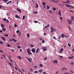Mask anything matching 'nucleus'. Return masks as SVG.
Returning <instances> with one entry per match:
<instances>
[{"label":"nucleus","mask_w":74,"mask_h":74,"mask_svg":"<svg viewBox=\"0 0 74 74\" xmlns=\"http://www.w3.org/2000/svg\"><path fill=\"white\" fill-rule=\"evenodd\" d=\"M0 52H3V51H2V50H0Z\"/></svg>","instance_id":"680f3d73"},{"label":"nucleus","mask_w":74,"mask_h":74,"mask_svg":"<svg viewBox=\"0 0 74 74\" xmlns=\"http://www.w3.org/2000/svg\"><path fill=\"white\" fill-rule=\"evenodd\" d=\"M71 65H73V64H74V63L71 62Z\"/></svg>","instance_id":"5fc2aeb1"},{"label":"nucleus","mask_w":74,"mask_h":74,"mask_svg":"<svg viewBox=\"0 0 74 74\" xmlns=\"http://www.w3.org/2000/svg\"><path fill=\"white\" fill-rule=\"evenodd\" d=\"M61 38V37L60 36H58V39H60Z\"/></svg>","instance_id":"13d9d810"},{"label":"nucleus","mask_w":74,"mask_h":74,"mask_svg":"<svg viewBox=\"0 0 74 74\" xmlns=\"http://www.w3.org/2000/svg\"><path fill=\"white\" fill-rule=\"evenodd\" d=\"M17 11H18V12H20V13H21V10H20V9H19L18 8H17Z\"/></svg>","instance_id":"f8f14e48"},{"label":"nucleus","mask_w":74,"mask_h":74,"mask_svg":"<svg viewBox=\"0 0 74 74\" xmlns=\"http://www.w3.org/2000/svg\"><path fill=\"white\" fill-rule=\"evenodd\" d=\"M1 38V39L3 40V41H5V38L4 37H2Z\"/></svg>","instance_id":"6e6552de"},{"label":"nucleus","mask_w":74,"mask_h":74,"mask_svg":"<svg viewBox=\"0 0 74 74\" xmlns=\"http://www.w3.org/2000/svg\"><path fill=\"white\" fill-rule=\"evenodd\" d=\"M71 20L72 21H73V19H74V17L73 16H72L71 17Z\"/></svg>","instance_id":"b1692460"},{"label":"nucleus","mask_w":74,"mask_h":74,"mask_svg":"<svg viewBox=\"0 0 74 74\" xmlns=\"http://www.w3.org/2000/svg\"><path fill=\"white\" fill-rule=\"evenodd\" d=\"M47 47H42L41 49H45V48H46Z\"/></svg>","instance_id":"dca6fc26"},{"label":"nucleus","mask_w":74,"mask_h":74,"mask_svg":"<svg viewBox=\"0 0 74 74\" xmlns=\"http://www.w3.org/2000/svg\"><path fill=\"white\" fill-rule=\"evenodd\" d=\"M4 43L3 42L1 41H0V44H3Z\"/></svg>","instance_id":"c756f323"},{"label":"nucleus","mask_w":74,"mask_h":74,"mask_svg":"<svg viewBox=\"0 0 74 74\" xmlns=\"http://www.w3.org/2000/svg\"><path fill=\"white\" fill-rule=\"evenodd\" d=\"M1 27H4V25L3 24H1Z\"/></svg>","instance_id":"6ab92c4d"},{"label":"nucleus","mask_w":74,"mask_h":74,"mask_svg":"<svg viewBox=\"0 0 74 74\" xmlns=\"http://www.w3.org/2000/svg\"><path fill=\"white\" fill-rule=\"evenodd\" d=\"M53 11H55L56 10V8H53Z\"/></svg>","instance_id":"e433bc0d"},{"label":"nucleus","mask_w":74,"mask_h":74,"mask_svg":"<svg viewBox=\"0 0 74 74\" xmlns=\"http://www.w3.org/2000/svg\"><path fill=\"white\" fill-rule=\"evenodd\" d=\"M30 70L31 71H32V72H33V69H31Z\"/></svg>","instance_id":"4d7b16f0"},{"label":"nucleus","mask_w":74,"mask_h":74,"mask_svg":"<svg viewBox=\"0 0 74 74\" xmlns=\"http://www.w3.org/2000/svg\"><path fill=\"white\" fill-rule=\"evenodd\" d=\"M71 73H74V72L73 71H71Z\"/></svg>","instance_id":"338daca9"},{"label":"nucleus","mask_w":74,"mask_h":74,"mask_svg":"<svg viewBox=\"0 0 74 74\" xmlns=\"http://www.w3.org/2000/svg\"><path fill=\"white\" fill-rule=\"evenodd\" d=\"M66 3H68V4H69V3H70V1L68 0H67V1L66 2Z\"/></svg>","instance_id":"a878e982"},{"label":"nucleus","mask_w":74,"mask_h":74,"mask_svg":"<svg viewBox=\"0 0 74 74\" xmlns=\"http://www.w3.org/2000/svg\"><path fill=\"white\" fill-rule=\"evenodd\" d=\"M44 42H45V41L44 40H42V43H44Z\"/></svg>","instance_id":"3c124183"},{"label":"nucleus","mask_w":74,"mask_h":74,"mask_svg":"<svg viewBox=\"0 0 74 74\" xmlns=\"http://www.w3.org/2000/svg\"><path fill=\"white\" fill-rule=\"evenodd\" d=\"M21 70H22V71H23V72H24V71H25V70H24L23 69H21Z\"/></svg>","instance_id":"bf43d9fd"},{"label":"nucleus","mask_w":74,"mask_h":74,"mask_svg":"<svg viewBox=\"0 0 74 74\" xmlns=\"http://www.w3.org/2000/svg\"><path fill=\"white\" fill-rule=\"evenodd\" d=\"M29 36H30V35H29V34H27V37L28 38H29Z\"/></svg>","instance_id":"cd10ccee"},{"label":"nucleus","mask_w":74,"mask_h":74,"mask_svg":"<svg viewBox=\"0 0 74 74\" xmlns=\"http://www.w3.org/2000/svg\"><path fill=\"white\" fill-rule=\"evenodd\" d=\"M14 26L15 27H17V25H16V24H14Z\"/></svg>","instance_id":"864d4df0"},{"label":"nucleus","mask_w":74,"mask_h":74,"mask_svg":"<svg viewBox=\"0 0 74 74\" xmlns=\"http://www.w3.org/2000/svg\"><path fill=\"white\" fill-rule=\"evenodd\" d=\"M7 45L8 47H10V46H11V45H9V44H7Z\"/></svg>","instance_id":"ea45409f"},{"label":"nucleus","mask_w":74,"mask_h":74,"mask_svg":"<svg viewBox=\"0 0 74 74\" xmlns=\"http://www.w3.org/2000/svg\"><path fill=\"white\" fill-rule=\"evenodd\" d=\"M39 49L38 48L37 49L36 52V53H37V52H38V50H39Z\"/></svg>","instance_id":"4be33fe9"},{"label":"nucleus","mask_w":74,"mask_h":74,"mask_svg":"<svg viewBox=\"0 0 74 74\" xmlns=\"http://www.w3.org/2000/svg\"><path fill=\"white\" fill-rule=\"evenodd\" d=\"M15 18H19V19H20V17H19V16L18 15H16Z\"/></svg>","instance_id":"4468645a"},{"label":"nucleus","mask_w":74,"mask_h":74,"mask_svg":"<svg viewBox=\"0 0 74 74\" xmlns=\"http://www.w3.org/2000/svg\"><path fill=\"white\" fill-rule=\"evenodd\" d=\"M2 1H4L5 3H7V1H8V0H2Z\"/></svg>","instance_id":"a211bd4d"},{"label":"nucleus","mask_w":74,"mask_h":74,"mask_svg":"<svg viewBox=\"0 0 74 74\" xmlns=\"http://www.w3.org/2000/svg\"><path fill=\"white\" fill-rule=\"evenodd\" d=\"M38 73V71H36L34 72V73Z\"/></svg>","instance_id":"2f4dec72"},{"label":"nucleus","mask_w":74,"mask_h":74,"mask_svg":"<svg viewBox=\"0 0 74 74\" xmlns=\"http://www.w3.org/2000/svg\"><path fill=\"white\" fill-rule=\"evenodd\" d=\"M37 13H38V12H34V14H37Z\"/></svg>","instance_id":"58836bf2"},{"label":"nucleus","mask_w":74,"mask_h":74,"mask_svg":"<svg viewBox=\"0 0 74 74\" xmlns=\"http://www.w3.org/2000/svg\"><path fill=\"white\" fill-rule=\"evenodd\" d=\"M3 20L4 21V22H5V21H6L7 20V19L5 18H4L3 19Z\"/></svg>","instance_id":"bb28decb"},{"label":"nucleus","mask_w":74,"mask_h":74,"mask_svg":"<svg viewBox=\"0 0 74 74\" xmlns=\"http://www.w3.org/2000/svg\"><path fill=\"white\" fill-rule=\"evenodd\" d=\"M65 5L66 7H72V8H74V6H70L68 4H66Z\"/></svg>","instance_id":"7ed1b4c3"},{"label":"nucleus","mask_w":74,"mask_h":74,"mask_svg":"<svg viewBox=\"0 0 74 74\" xmlns=\"http://www.w3.org/2000/svg\"><path fill=\"white\" fill-rule=\"evenodd\" d=\"M20 32V31H19V30H18L16 31V33H19V32Z\"/></svg>","instance_id":"37998d69"},{"label":"nucleus","mask_w":74,"mask_h":74,"mask_svg":"<svg viewBox=\"0 0 74 74\" xmlns=\"http://www.w3.org/2000/svg\"><path fill=\"white\" fill-rule=\"evenodd\" d=\"M61 11L59 10L58 14L60 16H62V14H61Z\"/></svg>","instance_id":"0eeeda50"},{"label":"nucleus","mask_w":74,"mask_h":74,"mask_svg":"<svg viewBox=\"0 0 74 74\" xmlns=\"http://www.w3.org/2000/svg\"><path fill=\"white\" fill-rule=\"evenodd\" d=\"M62 51H63V49L62 48L60 49V52H62Z\"/></svg>","instance_id":"5701e85b"},{"label":"nucleus","mask_w":74,"mask_h":74,"mask_svg":"<svg viewBox=\"0 0 74 74\" xmlns=\"http://www.w3.org/2000/svg\"><path fill=\"white\" fill-rule=\"evenodd\" d=\"M49 13H50V14H52V11H51V10H50L49 11Z\"/></svg>","instance_id":"72a5a7b5"},{"label":"nucleus","mask_w":74,"mask_h":74,"mask_svg":"<svg viewBox=\"0 0 74 74\" xmlns=\"http://www.w3.org/2000/svg\"><path fill=\"white\" fill-rule=\"evenodd\" d=\"M60 21H62V19H63V18H62V17H60Z\"/></svg>","instance_id":"09e8293b"},{"label":"nucleus","mask_w":74,"mask_h":74,"mask_svg":"<svg viewBox=\"0 0 74 74\" xmlns=\"http://www.w3.org/2000/svg\"><path fill=\"white\" fill-rule=\"evenodd\" d=\"M44 59L45 60H47V57L45 58Z\"/></svg>","instance_id":"8fccbe9b"},{"label":"nucleus","mask_w":74,"mask_h":74,"mask_svg":"<svg viewBox=\"0 0 74 74\" xmlns=\"http://www.w3.org/2000/svg\"><path fill=\"white\" fill-rule=\"evenodd\" d=\"M2 30H3V31H5V29L4 28H2Z\"/></svg>","instance_id":"79ce46f5"},{"label":"nucleus","mask_w":74,"mask_h":74,"mask_svg":"<svg viewBox=\"0 0 74 74\" xmlns=\"http://www.w3.org/2000/svg\"><path fill=\"white\" fill-rule=\"evenodd\" d=\"M11 51H12V52H14V49H11Z\"/></svg>","instance_id":"c03bdc74"},{"label":"nucleus","mask_w":74,"mask_h":74,"mask_svg":"<svg viewBox=\"0 0 74 74\" xmlns=\"http://www.w3.org/2000/svg\"><path fill=\"white\" fill-rule=\"evenodd\" d=\"M31 51V50L29 48H28L27 49V53L28 54V55H32V53L30 52V51Z\"/></svg>","instance_id":"f257e3e1"},{"label":"nucleus","mask_w":74,"mask_h":74,"mask_svg":"<svg viewBox=\"0 0 74 74\" xmlns=\"http://www.w3.org/2000/svg\"><path fill=\"white\" fill-rule=\"evenodd\" d=\"M32 52H36L35 50V49L33 48L32 49Z\"/></svg>","instance_id":"9d476101"},{"label":"nucleus","mask_w":74,"mask_h":74,"mask_svg":"<svg viewBox=\"0 0 74 74\" xmlns=\"http://www.w3.org/2000/svg\"><path fill=\"white\" fill-rule=\"evenodd\" d=\"M18 58L19 59H22V58L20 56H18Z\"/></svg>","instance_id":"393cba45"},{"label":"nucleus","mask_w":74,"mask_h":74,"mask_svg":"<svg viewBox=\"0 0 74 74\" xmlns=\"http://www.w3.org/2000/svg\"><path fill=\"white\" fill-rule=\"evenodd\" d=\"M53 39H56V37H53Z\"/></svg>","instance_id":"e2e57ef3"},{"label":"nucleus","mask_w":74,"mask_h":74,"mask_svg":"<svg viewBox=\"0 0 74 74\" xmlns=\"http://www.w3.org/2000/svg\"><path fill=\"white\" fill-rule=\"evenodd\" d=\"M61 36L62 38H64V37H65V35H64V34H63L61 35Z\"/></svg>","instance_id":"423d86ee"},{"label":"nucleus","mask_w":74,"mask_h":74,"mask_svg":"<svg viewBox=\"0 0 74 74\" xmlns=\"http://www.w3.org/2000/svg\"><path fill=\"white\" fill-rule=\"evenodd\" d=\"M17 47H18V49H19V48H21V47L20 46H18Z\"/></svg>","instance_id":"a18cd8bd"},{"label":"nucleus","mask_w":74,"mask_h":74,"mask_svg":"<svg viewBox=\"0 0 74 74\" xmlns=\"http://www.w3.org/2000/svg\"><path fill=\"white\" fill-rule=\"evenodd\" d=\"M0 33H3V31L1 30H0Z\"/></svg>","instance_id":"774afa93"},{"label":"nucleus","mask_w":74,"mask_h":74,"mask_svg":"<svg viewBox=\"0 0 74 74\" xmlns=\"http://www.w3.org/2000/svg\"><path fill=\"white\" fill-rule=\"evenodd\" d=\"M38 71L40 73H41L42 72V70L40 69V70H38Z\"/></svg>","instance_id":"ddd939ff"},{"label":"nucleus","mask_w":74,"mask_h":74,"mask_svg":"<svg viewBox=\"0 0 74 74\" xmlns=\"http://www.w3.org/2000/svg\"><path fill=\"white\" fill-rule=\"evenodd\" d=\"M39 65L40 66V67H43V65H42L41 64H39Z\"/></svg>","instance_id":"c85d7f7f"},{"label":"nucleus","mask_w":74,"mask_h":74,"mask_svg":"<svg viewBox=\"0 0 74 74\" xmlns=\"http://www.w3.org/2000/svg\"><path fill=\"white\" fill-rule=\"evenodd\" d=\"M47 47H46V48L43 49V51H47Z\"/></svg>","instance_id":"c9c22d12"},{"label":"nucleus","mask_w":74,"mask_h":74,"mask_svg":"<svg viewBox=\"0 0 74 74\" xmlns=\"http://www.w3.org/2000/svg\"><path fill=\"white\" fill-rule=\"evenodd\" d=\"M44 8H43V9H44V8H46V6L45 5H43Z\"/></svg>","instance_id":"7c9ffc66"},{"label":"nucleus","mask_w":74,"mask_h":74,"mask_svg":"<svg viewBox=\"0 0 74 74\" xmlns=\"http://www.w3.org/2000/svg\"><path fill=\"white\" fill-rule=\"evenodd\" d=\"M68 45L69 47H71V45L69 43H68Z\"/></svg>","instance_id":"de8ad7c7"},{"label":"nucleus","mask_w":74,"mask_h":74,"mask_svg":"<svg viewBox=\"0 0 74 74\" xmlns=\"http://www.w3.org/2000/svg\"><path fill=\"white\" fill-rule=\"evenodd\" d=\"M40 40L41 41H42V39L41 38H40Z\"/></svg>","instance_id":"69168bd1"},{"label":"nucleus","mask_w":74,"mask_h":74,"mask_svg":"<svg viewBox=\"0 0 74 74\" xmlns=\"http://www.w3.org/2000/svg\"><path fill=\"white\" fill-rule=\"evenodd\" d=\"M45 27L46 29H47V28H48V27L47 26H46Z\"/></svg>","instance_id":"0e129e2a"},{"label":"nucleus","mask_w":74,"mask_h":74,"mask_svg":"<svg viewBox=\"0 0 74 74\" xmlns=\"http://www.w3.org/2000/svg\"><path fill=\"white\" fill-rule=\"evenodd\" d=\"M25 15H24L23 17V19H25Z\"/></svg>","instance_id":"f704fd0d"},{"label":"nucleus","mask_w":74,"mask_h":74,"mask_svg":"<svg viewBox=\"0 0 74 74\" xmlns=\"http://www.w3.org/2000/svg\"><path fill=\"white\" fill-rule=\"evenodd\" d=\"M53 2H54L55 3H58V2L57 1H55L54 0H51Z\"/></svg>","instance_id":"1a4fd4ad"},{"label":"nucleus","mask_w":74,"mask_h":74,"mask_svg":"<svg viewBox=\"0 0 74 74\" xmlns=\"http://www.w3.org/2000/svg\"><path fill=\"white\" fill-rule=\"evenodd\" d=\"M34 23H37L38 22V21H34Z\"/></svg>","instance_id":"6e6d98bb"},{"label":"nucleus","mask_w":74,"mask_h":74,"mask_svg":"<svg viewBox=\"0 0 74 74\" xmlns=\"http://www.w3.org/2000/svg\"><path fill=\"white\" fill-rule=\"evenodd\" d=\"M59 57H60V58H63V56H59Z\"/></svg>","instance_id":"052dcab7"},{"label":"nucleus","mask_w":74,"mask_h":74,"mask_svg":"<svg viewBox=\"0 0 74 74\" xmlns=\"http://www.w3.org/2000/svg\"><path fill=\"white\" fill-rule=\"evenodd\" d=\"M10 61L11 62H12V63H13V61L11 59L10 60Z\"/></svg>","instance_id":"603ef678"},{"label":"nucleus","mask_w":74,"mask_h":74,"mask_svg":"<svg viewBox=\"0 0 74 74\" xmlns=\"http://www.w3.org/2000/svg\"><path fill=\"white\" fill-rule=\"evenodd\" d=\"M6 23H9V21H8V20H6Z\"/></svg>","instance_id":"a19ab883"},{"label":"nucleus","mask_w":74,"mask_h":74,"mask_svg":"<svg viewBox=\"0 0 74 74\" xmlns=\"http://www.w3.org/2000/svg\"><path fill=\"white\" fill-rule=\"evenodd\" d=\"M36 6L35 8H38V3H36Z\"/></svg>","instance_id":"f3484780"},{"label":"nucleus","mask_w":74,"mask_h":74,"mask_svg":"<svg viewBox=\"0 0 74 74\" xmlns=\"http://www.w3.org/2000/svg\"><path fill=\"white\" fill-rule=\"evenodd\" d=\"M4 36H5V37H8V34H5L4 35Z\"/></svg>","instance_id":"4c0bfd02"},{"label":"nucleus","mask_w":74,"mask_h":74,"mask_svg":"<svg viewBox=\"0 0 74 74\" xmlns=\"http://www.w3.org/2000/svg\"><path fill=\"white\" fill-rule=\"evenodd\" d=\"M42 4L43 5H46V3L45 2H42Z\"/></svg>","instance_id":"49530a36"},{"label":"nucleus","mask_w":74,"mask_h":74,"mask_svg":"<svg viewBox=\"0 0 74 74\" xmlns=\"http://www.w3.org/2000/svg\"><path fill=\"white\" fill-rule=\"evenodd\" d=\"M32 59L31 58H28V60L29 62H30L31 63H32V61H31V60L32 61Z\"/></svg>","instance_id":"39448f33"},{"label":"nucleus","mask_w":74,"mask_h":74,"mask_svg":"<svg viewBox=\"0 0 74 74\" xmlns=\"http://www.w3.org/2000/svg\"><path fill=\"white\" fill-rule=\"evenodd\" d=\"M8 64L10 66H12V64H11L10 62H9Z\"/></svg>","instance_id":"aec40b11"},{"label":"nucleus","mask_w":74,"mask_h":74,"mask_svg":"<svg viewBox=\"0 0 74 74\" xmlns=\"http://www.w3.org/2000/svg\"><path fill=\"white\" fill-rule=\"evenodd\" d=\"M73 58H74V57L72 56L71 57H69L68 58V59H73Z\"/></svg>","instance_id":"412c9836"},{"label":"nucleus","mask_w":74,"mask_h":74,"mask_svg":"<svg viewBox=\"0 0 74 74\" xmlns=\"http://www.w3.org/2000/svg\"><path fill=\"white\" fill-rule=\"evenodd\" d=\"M50 30H51V33H53V32H54V28L52 27H51Z\"/></svg>","instance_id":"20e7f679"},{"label":"nucleus","mask_w":74,"mask_h":74,"mask_svg":"<svg viewBox=\"0 0 74 74\" xmlns=\"http://www.w3.org/2000/svg\"><path fill=\"white\" fill-rule=\"evenodd\" d=\"M47 10H48L49 9V8H50V6H48L47 5Z\"/></svg>","instance_id":"2eb2a0df"},{"label":"nucleus","mask_w":74,"mask_h":74,"mask_svg":"<svg viewBox=\"0 0 74 74\" xmlns=\"http://www.w3.org/2000/svg\"><path fill=\"white\" fill-rule=\"evenodd\" d=\"M53 63H58V61L57 60H55L53 61Z\"/></svg>","instance_id":"9b49d317"},{"label":"nucleus","mask_w":74,"mask_h":74,"mask_svg":"<svg viewBox=\"0 0 74 74\" xmlns=\"http://www.w3.org/2000/svg\"><path fill=\"white\" fill-rule=\"evenodd\" d=\"M67 21L69 25H72V24H73V22H72V21H71V20L68 19Z\"/></svg>","instance_id":"f03ea898"},{"label":"nucleus","mask_w":74,"mask_h":74,"mask_svg":"<svg viewBox=\"0 0 74 74\" xmlns=\"http://www.w3.org/2000/svg\"><path fill=\"white\" fill-rule=\"evenodd\" d=\"M12 40H13V41H14V42H17L16 40H15V39H14V38H12Z\"/></svg>","instance_id":"473e14b6"}]
</instances>
